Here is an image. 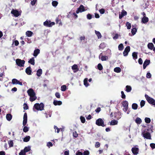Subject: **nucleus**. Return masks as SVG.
I'll return each instance as SVG.
<instances>
[{"mask_svg": "<svg viewBox=\"0 0 155 155\" xmlns=\"http://www.w3.org/2000/svg\"><path fill=\"white\" fill-rule=\"evenodd\" d=\"M44 105L42 103H41L40 104L36 103L34 105L33 108L37 110H44Z\"/></svg>", "mask_w": 155, "mask_h": 155, "instance_id": "obj_1", "label": "nucleus"}, {"mask_svg": "<svg viewBox=\"0 0 155 155\" xmlns=\"http://www.w3.org/2000/svg\"><path fill=\"white\" fill-rule=\"evenodd\" d=\"M145 97L149 104L155 105V100L153 99L150 97L146 94H145Z\"/></svg>", "mask_w": 155, "mask_h": 155, "instance_id": "obj_2", "label": "nucleus"}, {"mask_svg": "<svg viewBox=\"0 0 155 155\" xmlns=\"http://www.w3.org/2000/svg\"><path fill=\"white\" fill-rule=\"evenodd\" d=\"M122 104L124 108L123 110L125 112H126L127 110L128 107V102L127 101H124L122 102Z\"/></svg>", "mask_w": 155, "mask_h": 155, "instance_id": "obj_3", "label": "nucleus"}, {"mask_svg": "<svg viewBox=\"0 0 155 155\" xmlns=\"http://www.w3.org/2000/svg\"><path fill=\"white\" fill-rule=\"evenodd\" d=\"M96 124L98 126H101L103 127L105 126L104 124V121L101 118H99L97 119L96 121Z\"/></svg>", "mask_w": 155, "mask_h": 155, "instance_id": "obj_4", "label": "nucleus"}, {"mask_svg": "<svg viewBox=\"0 0 155 155\" xmlns=\"http://www.w3.org/2000/svg\"><path fill=\"white\" fill-rule=\"evenodd\" d=\"M43 25L45 26L50 27L54 25L55 23L54 22H51L50 21H48L47 20L44 22Z\"/></svg>", "mask_w": 155, "mask_h": 155, "instance_id": "obj_5", "label": "nucleus"}, {"mask_svg": "<svg viewBox=\"0 0 155 155\" xmlns=\"http://www.w3.org/2000/svg\"><path fill=\"white\" fill-rule=\"evenodd\" d=\"M25 61L24 60H21L19 59H17L16 60V64L20 67H23L25 63Z\"/></svg>", "mask_w": 155, "mask_h": 155, "instance_id": "obj_6", "label": "nucleus"}, {"mask_svg": "<svg viewBox=\"0 0 155 155\" xmlns=\"http://www.w3.org/2000/svg\"><path fill=\"white\" fill-rule=\"evenodd\" d=\"M28 95L29 96H35L36 95L34 90L32 88H30L27 91Z\"/></svg>", "mask_w": 155, "mask_h": 155, "instance_id": "obj_7", "label": "nucleus"}, {"mask_svg": "<svg viewBox=\"0 0 155 155\" xmlns=\"http://www.w3.org/2000/svg\"><path fill=\"white\" fill-rule=\"evenodd\" d=\"M130 48L129 46H127L123 52V55L124 56L127 55L129 52L130 51Z\"/></svg>", "mask_w": 155, "mask_h": 155, "instance_id": "obj_8", "label": "nucleus"}, {"mask_svg": "<svg viewBox=\"0 0 155 155\" xmlns=\"http://www.w3.org/2000/svg\"><path fill=\"white\" fill-rule=\"evenodd\" d=\"M11 13L16 17H18L20 15V13L17 10L12 9L11 12Z\"/></svg>", "mask_w": 155, "mask_h": 155, "instance_id": "obj_9", "label": "nucleus"}, {"mask_svg": "<svg viewBox=\"0 0 155 155\" xmlns=\"http://www.w3.org/2000/svg\"><path fill=\"white\" fill-rule=\"evenodd\" d=\"M131 151L134 155H137L139 151V149L136 147H133L132 148Z\"/></svg>", "mask_w": 155, "mask_h": 155, "instance_id": "obj_10", "label": "nucleus"}, {"mask_svg": "<svg viewBox=\"0 0 155 155\" xmlns=\"http://www.w3.org/2000/svg\"><path fill=\"white\" fill-rule=\"evenodd\" d=\"M143 137L144 138L148 139H151V136L150 134L148 132H147L145 133L142 134Z\"/></svg>", "mask_w": 155, "mask_h": 155, "instance_id": "obj_11", "label": "nucleus"}, {"mask_svg": "<svg viewBox=\"0 0 155 155\" xmlns=\"http://www.w3.org/2000/svg\"><path fill=\"white\" fill-rule=\"evenodd\" d=\"M150 62V61L149 60L146 59L144 61L143 65V69H145L148 65Z\"/></svg>", "mask_w": 155, "mask_h": 155, "instance_id": "obj_12", "label": "nucleus"}, {"mask_svg": "<svg viewBox=\"0 0 155 155\" xmlns=\"http://www.w3.org/2000/svg\"><path fill=\"white\" fill-rule=\"evenodd\" d=\"M127 15V12L124 10H123L121 12V13L120 14H119V18L120 19H121L124 16L126 15Z\"/></svg>", "mask_w": 155, "mask_h": 155, "instance_id": "obj_13", "label": "nucleus"}, {"mask_svg": "<svg viewBox=\"0 0 155 155\" xmlns=\"http://www.w3.org/2000/svg\"><path fill=\"white\" fill-rule=\"evenodd\" d=\"M31 68L30 66L27 68L25 70V72L28 75H31Z\"/></svg>", "mask_w": 155, "mask_h": 155, "instance_id": "obj_14", "label": "nucleus"}, {"mask_svg": "<svg viewBox=\"0 0 155 155\" xmlns=\"http://www.w3.org/2000/svg\"><path fill=\"white\" fill-rule=\"evenodd\" d=\"M149 21V19L147 17L144 16L142 19V22L144 24H145Z\"/></svg>", "mask_w": 155, "mask_h": 155, "instance_id": "obj_15", "label": "nucleus"}, {"mask_svg": "<svg viewBox=\"0 0 155 155\" xmlns=\"http://www.w3.org/2000/svg\"><path fill=\"white\" fill-rule=\"evenodd\" d=\"M62 104V102L61 101H58L56 100H54L53 101V104L54 105H60Z\"/></svg>", "mask_w": 155, "mask_h": 155, "instance_id": "obj_16", "label": "nucleus"}, {"mask_svg": "<svg viewBox=\"0 0 155 155\" xmlns=\"http://www.w3.org/2000/svg\"><path fill=\"white\" fill-rule=\"evenodd\" d=\"M40 50L39 49H37L34 51L33 55L35 57H36L40 53Z\"/></svg>", "mask_w": 155, "mask_h": 155, "instance_id": "obj_17", "label": "nucleus"}, {"mask_svg": "<svg viewBox=\"0 0 155 155\" xmlns=\"http://www.w3.org/2000/svg\"><path fill=\"white\" fill-rule=\"evenodd\" d=\"M147 47L149 49L152 50L154 48V45L152 43H149L147 45Z\"/></svg>", "mask_w": 155, "mask_h": 155, "instance_id": "obj_18", "label": "nucleus"}, {"mask_svg": "<svg viewBox=\"0 0 155 155\" xmlns=\"http://www.w3.org/2000/svg\"><path fill=\"white\" fill-rule=\"evenodd\" d=\"M72 69L73 70H76V71H74V72L78 71H79V69L78 68V66L76 64H74L73 65L72 67Z\"/></svg>", "mask_w": 155, "mask_h": 155, "instance_id": "obj_19", "label": "nucleus"}, {"mask_svg": "<svg viewBox=\"0 0 155 155\" xmlns=\"http://www.w3.org/2000/svg\"><path fill=\"white\" fill-rule=\"evenodd\" d=\"M12 118V115L10 114H8L6 115V118L7 120L9 121H10Z\"/></svg>", "mask_w": 155, "mask_h": 155, "instance_id": "obj_20", "label": "nucleus"}, {"mask_svg": "<svg viewBox=\"0 0 155 155\" xmlns=\"http://www.w3.org/2000/svg\"><path fill=\"white\" fill-rule=\"evenodd\" d=\"M28 62L29 63L31 64L34 65L35 64L34 58V57H32L28 61Z\"/></svg>", "mask_w": 155, "mask_h": 155, "instance_id": "obj_21", "label": "nucleus"}, {"mask_svg": "<svg viewBox=\"0 0 155 155\" xmlns=\"http://www.w3.org/2000/svg\"><path fill=\"white\" fill-rule=\"evenodd\" d=\"M37 97L35 95L30 96L29 100L31 102H33L36 100Z\"/></svg>", "mask_w": 155, "mask_h": 155, "instance_id": "obj_22", "label": "nucleus"}, {"mask_svg": "<svg viewBox=\"0 0 155 155\" xmlns=\"http://www.w3.org/2000/svg\"><path fill=\"white\" fill-rule=\"evenodd\" d=\"M78 9L79 10V11H80V12H81L85 11L84 7L82 5H81Z\"/></svg>", "mask_w": 155, "mask_h": 155, "instance_id": "obj_23", "label": "nucleus"}, {"mask_svg": "<svg viewBox=\"0 0 155 155\" xmlns=\"http://www.w3.org/2000/svg\"><path fill=\"white\" fill-rule=\"evenodd\" d=\"M33 32L31 31H28L26 32V35L28 37L31 36L33 35Z\"/></svg>", "mask_w": 155, "mask_h": 155, "instance_id": "obj_24", "label": "nucleus"}, {"mask_svg": "<svg viewBox=\"0 0 155 155\" xmlns=\"http://www.w3.org/2000/svg\"><path fill=\"white\" fill-rule=\"evenodd\" d=\"M42 69H39L37 71L36 74L38 76L40 77L41 74H42Z\"/></svg>", "mask_w": 155, "mask_h": 155, "instance_id": "obj_25", "label": "nucleus"}, {"mask_svg": "<svg viewBox=\"0 0 155 155\" xmlns=\"http://www.w3.org/2000/svg\"><path fill=\"white\" fill-rule=\"evenodd\" d=\"M132 90L131 87L129 85H127L126 87L125 91L127 92H129L131 91Z\"/></svg>", "mask_w": 155, "mask_h": 155, "instance_id": "obj_26", "label": "nucleus"}, {"mask_svg": "<svg viewBox=\"0 0 155 155\" xmlns=\"http://www.w3.org/2000/svg\"><path fill=\"white\" fill-rule=\"evenodd\" d=\"M137 53L134 52L132 53V56L133 57V58L135 60L137 58Z\"/></svg>", "mask_w": 155, "mask_h": 155, "instance_id": "obj_27", "label": "nucleus"}, {"mask_svg": "<svg viewBox=\"0 0 155 155\" xmlns=\"http://www.w3.org/2000/svg\"><path fill=\"white\" fill-rule=\"evenodd\" d=\"M135 122L138 124H140L142 122L141 119L139 117H137L135 120Z\"/></svg>", "mask_w": 155, "mask_h": 155, "instance_id": "obj_28", "label": "nucleus"}, {"mask_svg": "<svg viewBox=\"0 0 155 155\" xmlns=\"http://www.w3.org/2000/svg\"><path fill=\"white\" fill-rule=\"evenodd\" d=\"M118 123V121L115 120H113L111 121L110 122V125H115L117 124Z\"/></svg>", "mask_w": 155, "mask_h": 155, "instance_id": "obj_29", "label": "nucleus"}, {"mask_svg": "<svg viewBox=\"0 0 155 155\" xmlns=\"http://www.w3.org/2000/svg\"><path fill=\"white\" fill-rule=\"evenodd\" d=\"M138 107V105L136 103H133L132 105V108L133 109L137 110Z\"/></svg>", "mask_w": 155, "mask_h": 155, "instance_id": "obj_30", "label": "nucleus"}, {"mask_svg": "<svg viewBox=\"0 0 155 155\" xmlns=\"http://www.w3.org/2000/svg\"><path fill=\"white\" fill-rule=\"evenodd\" d=\"M30 139V137L29 136H26L24 138L23 141L25 142H28L29 141Z\"/></svg>", "mask_w": 155, "mask_h": 155, "instance_id": "obj_31", "label": "nucleus"}, {"mask_svg": "<svg viewBox=\"0 0 155 155\" xmlns=\"http://www.w3.org/2000/svg\"><path fill=\"white\" fill-rule=\"evenodd\" d=\"M95 33L98 38H101L102 37V35L99 31L95 30Z\"/></svg>", "mask_w": 155, "mask_h": 155, "instance_id": "obj_32", "label": "nucleus"}, {"mask_svg": "<svg viewBox=\"0 0 155 155\" xmlns=\"http://www.w3.org/2000/svg\"><path fill=\"white\" fill-rule=\"evenodd\" d=\"M114 71L117 73H119L121 71V69L119 67H116L114 69Z\"/></svg>", "mask_w": 155, "mask_h": 155, "instance_id": "obj_33", "label": "nucleus"}, {"mask_svg": "<svg viewBox=\"0 0 155 155\" xmlns=\"http://www.w3.org/2000/svg\"><path fill=\"white\" fill-rule=\"evenodd\" d=\"M87 81V78H86L84 79V84L86 87L88 86L89 85V84Z\"/></svg>", "mask_w": 155, "mask_h": 155, "instance_id": "obj_34", "label": "nucleus"}, {"mask_svg": "<svg viewBox=\"0 0 155 155\" xmlns=\"http://www.w3.org/2000/svg\"><path fill=\"white\" fill-rule=\"evenodd\" d=\"M30 150L31 148L30 146H28V147H25L23 150L26 153L30 151Z\"/></svg>", "mask_w": 155, "mask_h": 155, "instance_id": "obj_35", "label": "nucleus"}, {"mask_svg": "<svg viewBox=\"0 0 155 155\" xmlns=\"http://www.w3.org/2000/svg\"><path fill=\"white\" fill-rule=\"evenodd\" d=\"M67 89V86L65 85H62L61 87V90L62 91H65Z\"/></svg>", "mask_w": 155, "mask_h": 155, "instance_id": "obj_36", "label": "nucleus"}, {"mask_svg": "<svg viewBox=\"0 0 155 155\" xmlns=\"http://www.w3.org/2000/svg\"><path fill=\"white\" fill-rule=\"evenodd\" d=\"M55 21L56 23L59 24V25H62V23L61 22V20L59 19V18H56V19Z\"/></svg>", "mask_w": 155, "mask_h": 155, "instance_id": "obj_37", "label": "nucleus"}, {"mask_svg": "<svg viewBox=\"0 0 155 155\" xmlns=\"http://www.w3.org/2000/svg\"><path fill=\"white\" fill-rule=\"evenodd\" d=\"M118 49L120 51H122L123 50L124 47L122 44H120L118 46Z\"/></svg>", "mask_w": 155, "mask_h": 155, "instance_id": "obj_38", "label": "nucleus"}, {"mask_svg": "<svg viewBox=\"0 0 155 155\" xmlns=\"http://www.w3.org/2000/svg\"><path fill=\"white\" fill-rule=\"evenodd\" d=\"M108 59V57L106 56H102L101 59L102 61H106Z\"/></svg>", "mask_w": 155, "mask_h": 155, "instance_id": "obj_39", "label": "nucleus"}, {"mask_svg": "<svg viewBox=\"0 0 155 155\" xmlns=\"http://www.w3.org/2000/svg\"><path fill=\"white\" fill-rule=\"evenodd\" d=\"M8 143L9 147H12L13 146L14 143L13 140L8 141Z\"/></svg>", "mask_w": 155, "mask_h": 155, "instance_id": "obj_40", "label": "nucleus"}, {"mask_svg": "<svg viewBox=\"0 0 155 155\" xmlns=\"http://www.w3.org/2000/svg\"><path fill=\"white\" fill-rule=\"evenodd\" d=\"M58 2L56 1H53L52 2V5L54 7L58 5Z\"/></svg>", "mask_w": 155, "mask_h": 155, "instance_id": "obj_41", "label": "nucleus"}, {"mask_svg": "<svg viewBox=\"0 0 155 155\" xmlns=\"http://www.w3.org/2000/svg\"><path fill=\"white\" fill-rule=\"evenodd\" d=\"M97 68L100 71H101L103 69V68L102 65L100 63L98 64L97 65Z\"/></svg>", "mask_w": 155, "mask_h": 155, "instance_id": "obj_42", "label": "nucleus"}, {"mask_svg": "<svg viewBox=\"0 0 155 155\" xmlns=\"http://www.w3.org/2000/svg\"><path fill=\"white\" fill-rule=\"evenodd\" d=\"M18 81L16 79H13L12 80V83L14 84H17L18 82Z\"/></svg>", "mask_w": 155, "mask_h": 155, "instance_id": "obj_43", "label": "nucleus"}, {"mask_svg": "<svg viewBox=\"0 0 155 155\" xmlns=\"http://www.w3.org/2000/svg\"><path fill=\"white\" fill-rule=\"evenodd\" d=\"M136 31L137 29L136 28H132L131 30V31L132 35H134L135 34Z\"/></svg>", "mask_w": 155, "mask_h": 155, "instance_id": "obj_44", "label": "nucleus"}, {"mask_svg": "<svg viewBox=\"0 0 155 155\" xmlns=\"http://www.w3.org/2000/svg\"><path fill=\"white\" fill-rule=\"evenodd\" d=\"M145 121L146 123L149 124L150 123L151 120L149 118L146 117L145 119Z\"/></svg>", "mask_w": 155, "mask_h": 155, "instance_id": "obj_45", "label": "nucleus"}, {"mask_svg": "<svg viewBox=\"0 0 155 155\" xmlns=\"http://www.w3.org/2000/svg\"><path fill=\"white\" fill-rule=\"evenodd\" d=\"M126 25L127 27V28L128 29H129L131 27L130 23L128 22H127L126 23Z\"/></svg>", "mask_w": 155, "mask_h": 155, "instance_id": "obj_46", "label": "nucleus"}, {"mask_svg": "<svg viewBox=\"0 0 155 155\" xmlns=\"http://www.w3.org/2000/svg\"><path fill=\"white\" fill-rule=\"evenodd\" d=\"M29 130V128L26 126H25L23 128V131L25 132H27Z\"/></svg>", "mask_w": 155, "mask_h": 155, "instance_id": "obj_47", "label": "nucleus"}, {"mask_svg": "<svg viewBox=\"0 0 155 155\" xmlns=\"http://www.w3.org/2000/svg\"><path fill=\"white\" fill-rule=\"evenodd\" d=\"M80 119H81V122L83 123H85V118L81 116L80 117Z\"/></svg>", "mask_w": 155, "mask_h": 155, "instance_id": "obj_48", "label": "nucleus"}, {"mask_svg": "<svg viewBox=\"0 0 155 155\" xmlns=\"http://www.w3.org/2000/svg\"><path fill=\"white\" fill-rule=\"evenodd\" d=\"M145 104V101L143 100H142L141 101L140 103V106L141 107H142L144 106Z\"/></svg>", "mask_w": 155, "mask_h": 155, "instance_id": "obj_49", "label": "nucleus"}, {"mask_svg": "<svg viewBox=\"0 0 155 155\" xmlns=\"http://www.w3.org/2000/svg\"><path fill=\"white\" fill-rule=\"evenodd\" d=\"M87 18L88 19L90 20L92 18V15L91 14L88 13L87 15Z\"/></svg>", "mask_w": 155, "mask_h": 155, "instance_id": "obj_50", "label": "nucleus"}, {"mask_svg": "<svg viewBox=\"0 0 155 155\" xmlns=\"http://www.w3.org/2000/svg\"><path fill=\"white\" fill-rule=\"evenodd\" d=\"M121 98L122 99H125L126 98V96L124 94V93L123 91H121Z\"/></svg>", "mask_w": 155, "mask_h": 155, "instance_id": "obj_51", "label": "nucleus"}, {"mask_svg": "<svg viewBox=\"0 0 155 155\" xmlns=\"http://www.w3.org/2000/svg\"><path fill=\"white\" fill-rule=\"evenodd\" d=\"M55 96L58 98H60L61 95L59 92H57L55 93Z\"/></svg>", "mask_w": 155, "mask_h": 155, "instance_id": "obj_52", "label": "nucleus"}, {"mask_svg": "<svg viewBox=\"0 0 155 155\" xmlns=\"http://www.w3.org/2000/svg\"><path fill=\"white\" fill-rule=\"evenodd\" d=\"M100 144L99 142H96V143L95 145V147L96 148H98L100 147Z\"/></svg>", "mask_w": 155, "mask_h": 155, "instance_id": "obj_53", "label": "nucleus"}, {"mask_svg": "<svg viewBox=\"0 0 155 155\" xmlns=\"http://www.w3.org/2000/svg\"><path fill=\"white\" fill-rule=\"evenodd\" d=\"M14 42L15 43V45L16 46H17L19 44V43L18 41V40H16L14 42H13V43H12V45H13V44Z\"/></svg>", "mask_w": 155, "mask_h": 155, "instance_id": "obj_54", "label": "nucleus"}, {"mask_svg": "<svg viewBox=\"0 0 155 155\" xmlns=\"http://www.w3.org/2000/svg\"><path fill=\"white\" fill-rule=\"evenodd\" d=\"M25 153L23 150H21L19 153V155H25L26 154Z\"/></svg>", "mask_w": 155, "mask_h": 155, "instance_id": "obj_55", "label": "nucleus"}, {"mask_svg": "<svg viewBox=\"0 0 155 155\" xmlns=\"http://www.w3.org/2000/svg\"><path fill=\"white\" fill-rule=\"evenodd\" d=\"M151 75L150 72H148L146 74V77L147 78H151Z\"/></svg>", "mask_w": 155, "mask_h": 155, "instance_id": "obj_56", "label": "nucleus"}, {"mask_svg": "<svg viewBox=\"0 0 155 155\" xmlns=\"http://www.w3.org/2000/svg\"><path fill=\"white\" fill-rule=\"evenodd\" d=\"M104 43H101L99 47L100 48L103 49L104 47Z\"/></svg>", "mask_w": 155, "mask_h": 155, "instance_id": "obj_57", "label": "nucleus"}, {"mask_svg": "<svg viewBox=\"0 0 155 155\" xmlns=\"http://www.w3.org/2000/svg\"><path fill=\"white\" fill-rule=\"evenodd\" d=\"M37 0H33L32 1H31V4L32 5H35Z\"/></svg>", "mask_w": 155, "mask_h": 155, "instance_id": "obj_58", "label": "nucleus"}, {"mask_svg": "<svg viewBox=\"0 0 155 155\" xmlns=\"http://www.w3.org/2000/svg\"><path fill=\"white\" fill-rule=\"evenodd\" d=\"M24 110H27L28 109V106L27 104L24 103Z\"/></svg>", "mask_w": 155, "mask_h": 155, "instance_id": "obj_59", "label": "nucleus"}, {"mask_svg": "<svg viewBox=\"0 0 155 155\" xmlns=\"http://www.w3.org/2000/svg\"><path fill=\"white\" fill-rule=\"evenodd\" d=\"M99 12L101 14H103L105 12V10L104 8H101L100 9Z\"/></svg>", "mask_w": 155, "mask_h": 155, "instance_id": "obj_60", "label": "nucleus"}, {"mask_svg": "<svg viewBox=\"0 0 155 155\" xmlns=\"http://www.w3.org/2000/svg\"><path fill=\"white\" fill-rule=\"evenodd\" d=\"M89 152L88 150L85 151L84 152L83 155H89Z\"/></svg>", "mask_w": 155, "mask_h": 155, "instance_id": "obj_61", "label": "nucleus"}, {"mask_svg": "<svg viewBox=\"0 0 155 155\" xmlns=\"http://www.w3.org/2000/svg\"><path fill=\"white\" fill-rule=\"evenodd\" d=\"M150 146L152 149H153L155 148V143H151L150 144Z\"/></svg>", "mask_w": 155, "mask_h": 155, "instance_id": "obj_62", "label": "nucleus"}, {"mask_svg": "<svg viewBox=\"0 0 155 155\" xmlns=\"http://www.w3.org/2000/svg\"><path fill=\"white\" fill-rule=\"evenodd\" d=\"M101 110V108L100 107H97L95 110V111L96 113H99Z\"/></svg>", "mask_w": 155, "mask_h": 155, "instance_id": "obj_63", "label": "nucleus"}, {"mask_svg": "<svg viewBox=\"0 0 155 155\" xmlns=\"http://www.w3.org/2000/svg\"><path fill=\"white\" fill-rule=\"evenodd\" d=\"M47 146L48 147H52L53 144L51 142H49L47 143Z\"/></svg>", "mask_w": 155, "mask_h": 155, "instance_id": "obj_64", "label": "nucleus"}]
</instances>
